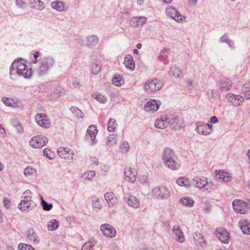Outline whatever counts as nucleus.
I'll return each mask as SVG.
<instances>
[{"label":"nucleus","instance_id":"61","mask_svg":"<svg viewBox=\"0 0 250 250\" xmlns=\"http://www.w3.org/2000/svg\"><path fill=\"white\" fill-rule=\"evenodd\" d=\"M82 250H91L90 243L87 242L83 245Z\"/></svg>","mask_w":250,"mask_h":250},{"label":"nucleus","instance_id":"49","mask_svg":"<svg viewBox=\"0 0 250 250\" xmlns=\"http://www.w3.org/2000/svg\"><path fill=\"white\" fill-rule=\"evenodd\" d=\"M93 97L101 104H104L107 102L106 97L101 94H95Z\"/></svg>","mask_w":250,"mask_h":250},{"label":"nucleus","instance_id":"15","mask_svg":"<svg viewBox=\"0 0 250 250\" xmlns=\"http://www.w3.org/2000/svg\"><path fill=\"white\" fill-rule=\"evenodd\" d=\"M216 236L222 242L224 243H229L230 236L229 234L224 228H218L216 230Z\"/></svg>","mask_w":250,"mask_h":250},{"label":"nucleus","instance_id":"58","mask_svg":"<svg viewBox=\"0 0 250 250\" xmlns=\"http://www.w3.org/2000/svg\"><path fill=\"white\" fill-rule=\"evenodd\" d=\"M121 148L122 149V151L123 152H126L129 148V144L126 142H123L121 146Z\"/></svg>","mask_w":250,"mask_h":250},{"label":"nucleus","instance_id":"59","mask_svg":"<svg viewBox=\"0 0 250 250\" xmlns=\"http://www.w3.org/2000/svg\"><path fill=\"white\" fill-rule=\"evenodd\" d=\"M90 160L91 165H98L99 164L98 159L96 157H91Z\"/></svg>","mask_w":250,"mask_h":250},{"label":"nucleus","instance_id":"62","mask_svg":"<svg viewBox=\"0 0 250 250\" xmlns=\"http://www.w3.org/2000/svg\"><path fill=\"white\" fill-rule=\"evenodd\" d=\"M100 168L104 172H107L109 170V166L104 164L100 165Z\"/></svg>","mask_w":250,"mask_h":250},{"label":"nucleus","instance_id":"12","mask_svg":"<svg viewBox=\"0 0 250 250\" xmlns=\"http://www.w3.org/2000/svg\"><path fill=\"white\" fill-rule=\"evenodd\" d=\"M100 230L103 235L107 238H112L115 237L116 235L115 229L108 224H102L100 227Z\"/></svg>","mask_w":250,"mask_h":250},{"label":"nucleus","instance_id":"7","mask_svg":"<svg viewBox=\"0 0 250 250\" xmlns=\"http://www.w3.org/2000/svg\"><path fill=\"white\" fill-rule=\"evenodd\" d=\"M195 131L200 135L207 136L213 131L212 125L209 123L205 124L203 122L199 121L196 123Z\"/></svg>","mask_w":250,"mask_h":250},{"label":"nucleus","instance_id":"30","mask_svg":"<svg viewBox=\"0 0 250 250\" xmlns=\"http://www.w3.org/2000/svg\"><path fill=\"white\" fill-rule=\"evenodd\" d=\"M102 64L100 61H95L92 62L90 66V70L93 75H97L101 71Z\"/></svg>","mask_w":250,"mask_h":250},{"label":"nucleus","instance_id":"19","mask_svg":"<svg viewBox=\"0 0 250 250\" xmlns=\"http://www.w3.org/2000/svg\"><path fill=\"white\" fill-rule=\"evenodd\" d=\"M104 197L109 207L114 206L118 202V198L112 192H106L105 193Z\"/></svg>","mask_w":250,"mask_h":250},{"label":"nucleus","instance_id":"5","mask_svg":"<svg viewBox=\"0 0 250 250\" xmlns=\"http://www.w3.org/2000/svg\"><path fill=\"white\" fill-rule=\"evenodd\" d=\"M98 132L97 126L95 125L89 126L84 137L85 141L89 145L94 146L98 143V140L96 139Z\"/></svg>","mask_w":250,"mask_h":250},{"label":"nucleus","instance_id":"28","mask_svg":"<svg viewBox=\"0 0 250 250\" xmlns=\"http://www.w3.org/2000/svg\"><path fill=\"white\" fill-rule=\"evenodd\" d=\"M62 92L63 89L61 86L58 85L55 86V87L52 90L49 99L51 101L56 100L59 97Z\"/></svg>","mask_w":250,"mask_h":250},{"label":"nucleus","instance_id":"23","mask_svg":"<svg viewBox=\"0 0 250 250\" xmlns=\"http://www.w3.org/2000/svg\"><path fill=\"white\" fill-rule=\"evenodd\" d=\"M125 179L130 183H133L136 179V172L132 171L130 167L126 168L125 170Z\"/></svg>","mask_w":250,"mask_h":250},{"label":"nucleus","instance_id":"3","mask_svg":"<svg viewBox=\"0 0 250 250\" xmlns=\"http://www.w3.org/2000/svg\"><path fill=\"white\" fill-rule=\"evenodd\" d=\"M55 63L56 61L52 57L44 56L39 58V61L36 64L37 66L33 67V69L38 76H42L48 73Z\"/></svg>","mask_w":250,"mask_h":250},{"label":"nucleus","instance_id":"35","mask_svg":"<svg viewBox=\"0 0 250 250\" xmlns=\"http://www.w3.org/2000/svg\"><path fill=\"white\" fill-rule=\"evenodd\" d=\"M166 117H161L160 119H157L155 123V126L160 129H165L167 127V122H166Z\"/></svg>","mask_w":250,"mask_h":250},{"label":"nucleus","instance_id":"39","mask_svg":"<svg viewBox=\"0 0 250 250\" xmlns=\"http://www.w3.org/2000/svg\"><path fill=\"white\" fill-rule=\"evenodd\" d=\"M219 42L227 43L232 50H234L235 48L233 42L229 39L226 34H225L220 38Z\"/></svg>","mask_w":250,"mask_h":250},{"label":"nucleus","instance_id":"63","mask_svg":"<svg viewBox=\"0 0 250 250\" xmlns=\"http://www.w3.org/2000/svg\"><path fill=\"white\" fill-rule=\"evenodd\" d=\"M3 204L4 205V207L8 208H9L10 207V201L6 198H4L3 199Z\"/></svg>","mask_w":250,"mask_h":250},{"label":"nucleus","instance_id":"57","mask_svg":"<svg viewBox=\"0 0 250 250\" xmlns=\"http://www.w3.org/2000/svg\"><path fill=\"white\" fill-rule=\"evenodd\" d=\"M211 206L209 202H206L203 208L204 211L206 213H209L211 211Z\"/></svg>","mask_w":250,"mask_h":250},{"label":"nucleus","instance_id":"11","mask_svg":"<svg viewBox=\"0 0 250 250\" xmlns=\"http://www.w3.org/2000/svg\"><path fill=\"white\" fill-rule=\"evenodd\" d=\"M36 207V204L32 200H21L18 205V208L22 211L28 212Z\"/></svg>","mask_w":250,"mask_h":250},{"label":"nucleus","instance_id":"47","mask_svg":"<svg viewBox=\"0 0 250 250\" xmlns=\"http://www.w3.org/2000/svg\"><path fill=\"white\" fill-rule=\"evenodd\" d=\"M92 206L93 208L100 209L102 206L100 201L97 197H93L92 198Z\"/></svg>","mask_w":250,"mask_h":250},{"label":"nucleus","instance_id":"22","mask_svg":"<svg viewBox=\"0 0 250 250\" xmlns=\"http://www.w3.org/2000/svg\"><path fill=\"white\" fill-rule=\"evenodd\" d=\"M146 21L147 19L145 17H133L130 21V25L134 27L143 26L146 23Z\"/></svg>","mask_w":250,"mask_h":250},{"label":"nucleus","instance_id":"24","mask_svg":"<svg viewBox=\"0 0 250 250\" xmlns=\"http://www.w3.org/2000/svg\"><path fill=\"white\" fill-rule=\"evenodd\" d=\"M215 177L220 181H223L225 183L228 182L231 180L229 174L222 170H219L218 172L216 174Z\"/></svg>","mask_w":250,"mask_h":250},{"label":"nucleus","instance_id":"37","mask_svg":"<svg viewBox=\"0 0 250 250\" xmlns=\"http://www.w3.org/2000/svg\"><path fill=\"white\" fill-rule=\"evenodd\" d=\"M193 239L195 244L197 245L202 246V245L205 243V239L203 236L198 232H195L193 234Z\"/></svg>","mask_w":250,"mask_h":250},{"label":"nucleus","instance_id":"46","mask_svg":"<svg viewBox=\"0 0 250 250\" xmlns=\"http://www.w3.org/2000/svg\"><path fill=\"white\" fill-rule=\"evenodd\" d=\"M115 120L113 118H110L107 124V130L109 132H113L116 128Z\"/></svg>","mask_w":250,"mask_h":250},{"label":"nucleus","instance_id":"26","mask_svg":"<svg viewBox=\"0 0 250 250\" xmlns=\"http://www.w3.org/2000/svg\"><path fill=\"white\" fill-rule=\"evenodd\" d=\"M193 184L198 188H205L208 184L207 179L205 177H195L193 179Z\"/></svg>","mask_w":250,"mask_h":250},{"label":"nucleus","instance_id":"2","mask_svg":"<svg viewBox=\"0 0 250 250\" xmlns=\"http://www.w3.org/2000/svg\"><path fill=\"white\" fill-rule=\"evenodd\" d=\"M162 160L165 166L171 170H176L181 166L180 161L177 154L169 147H167L164 150Z\"/></svg>","mask_w":250,"mask_h":250},{"label":"nucleus","instance_id":"36","mask_svg":"<svg viewBox=\"0 0 250 250\" xmlns=\"http://www.w3.org/2000/svg\"><path fill=\"white\" fill-rule=\"evenodd\" d=\"M51 7L58 11L62 12L64 10L65 4L62 1L56 0L51 3Z\"/></svg>","mask_w":250,"mask_h":250},{"label":"nucleus","instance_id":"55","mask_svg":"<svg viewBox=\"0 0 250 250\" xmlns=\"http://www.w3.org/2000/svg\"><path fill=\"white\" fill-rule=\"evenodd\" d=\"M33 54L34 58V61H32V64L33 65L37 64L39 62V59L38 58L41 56L42 53L39 51H36Z\"/></svg>","mask_w":250,"mask_h":250},{"label":"nucleus","instance_id":"25","mask_svg":"<svg viewBox=\"0 0 250 250\" xmlns=\"http://www.w3.org/2000/svg\"><path fill=\"white\" fill-rule=\"evenodd\" d=\"M242 232L246 235L250 234V223L246 220H241L238 223Z\"/></svg>","mask_w":250,"mask_h":250},{"label":"nucleus","instance_id":"64","mask_svg":"<svg viewBox=\"0 0 250 250\" xmlns=\"http://www.w3.org/2000/svg\"><path fill=\"white\" fill-rule=\"evenodd\" d=\"M218 122V118L216 116H212L210 118L209 124H216Z\"/></svg>","mask_w":250,"mask_h":250},{"label":"nucleus","instance_id":"48","mask_svg":"<svg viewBox=\"0 0 250 250\" xmlns=\"http://www.w3.org/2000/svg\"><path fill=\"white\" fill-rule=\"evenodd\" d=\"M41 204L42 207L43 209L45 211H49L53 208L52 204L47 203L45 201L43 200L42 196L41 197Z\"/></svg>","mask_w":250,"mask_h":250},{"label":"nucleus","instance_id":"1","mask_svg":"<svg viewBox=\"0 0 250 250\" xmlns=\"http://www.w3.org/2000/svg\"><path fill=\"white\" fill-rule=\"evenodd\" d=\"M10 77L12 80H17L19 76L25 78H29L32 75V70L30 68L27 69L24 60L20 59L15 60L12 63L10 69Z\"/></svg>","mask_w":250,"mask_h":250},{"label":"nucleus","instance_id":"50","mask_svg":"<svg viewBox=\"0 0 250 250\" xmlns=\"http://www.w3.org/2000/svg\"><path fill=\"white\" fill-rule=\"evenodd\" d=\"M43 155L50 160H52L54 158V153L48 148H45L43 150Z\"/></svg>","mask_w":250,"mask_h":250},{"label":"nucleus","instance_id":"27","mask_svg":"<svg viewBox=\"0 0 250 250\" xmlns=\"http://www.w3.org/2000/svg\"><path fill=\"white\" fill-rule=\"evenodd\" d=\"M172 230L173 233L177 237V240L180 243L184 242L185 241V237L180 226L178 225H174L173 227Z\"/></svg>","mask_w":250,"mask_h":250},{"label":"nucleus","instance_id":"44","mask_svg":"<svg viewBox=\"0 0 250 250\" xmlns=\"http://www.w3.org/2000/svg\"><path fill=\"white\" fill-rule=\"evenodd\" d=\"M113 83L117 86H121L124 83V81L121 75H117L114 77L112 79Z\"/></svg>","mask_w":250,"mask_h":250},{"label":"nucleus","instance_id":"13","mask_svg":"<svg viewBox=\"0 0 250 250\" xmlns=\"http://www.w3.org/2000/svg\"><path fill=\"white\" fill-rule=\"evenodd\" d=\"M166 122H167V126L172 129H177L182 127V123L181 122L176 115H172L168 117H166Z\"/></svg>","mask_w":250,"mask_h":250},{"label":"nucleus","instance_id":"9","mask_svg":"<svg viewBox=\"0 0 250 250\" xmlns=\"http://www.w3.org/2000/svg\"><path fill=\"white\" fill-rule=\"evenodd\" d=\"M166 13L167 16L171 17L176 22H182L186 21V17L180 14L176 9L173 6H168L167 7Z\"/></svg>","mask_w":250,"mask_h":250},{"label":"nucleus","instance_id":"34","mask_svg":"<svg viewBox=\"0 0 250 250\" xmlns=\"http://www.w3.org/2000/svg\"><path fill=\"white\" fill-rule=\"evenodd\" d=\"M29 3L31 5V7L38 10H42L44 8V4L40 0H29Z\"/></svg>","mask_w":250,"mask_h":250},{"label":"nucleus","instance_id":"60","mask_svg":"<svg viewBox=\"0 0 250 250\" xmlns=\"http://www.w3.org/2000/svg\"><path fill=\"white\" fill-rule=\"evenodd\" d=\"M140 182L142 185H145L147 182V178L146 175H143L140 177Z\"/></svg>","mask_w":250,"mask_h":250},{"label":"nucleus","instance_id":"45","mask_svg":"<svg viewBox=\"0 0 250 250\" xmlns=\"http://www.w3.org/2000/svg\"><path fill=\"white\" fill-rule=\"evenodd\" d=\"M117 141V136L115 134L110 135L107 138V145L108 146L111 147L116 144Z\"/></svg>","mask_w":250,"mask_h":250},{"label":"nucleus","instance_id":"8","mask_svg":"<svg viewBox=\"0 0 250 250\" xmlns=\"http://www.w3.org/2000/svg\"><path fill=\"white\" fill-rule=\"evenodd\" d=\"M48 142V138L42 135L33 137L29 141L30 145L33 148H40L44 146Z\"/></svg>","mask_w":250,"mask_h":250},{"label":"nucleus","instance_id":"18","mask_svg":"<svg viewBox=\"0 0 250 250\" xmlns=\"http://www.w3.org/2000/svg\"><path fill=\"white\" fill-rule=\"evenodd\" d=\"M26 238L31 243L37 244L40 243V239L34 229L30 228L26 232Z\"/></svg>","mask_w":250,"mask_h":250},{"label":"nucleus","instance_id":"20","mask_svg":"<svg viewBox=\"0 0 250 250\" xmlns=\"http://www.w3.org/2000/svg\"><path fill=\"white\" fill-rule=\"evenodd\" d=\"M231 81L227 78H222L219 82V87L222 91H226L231 89L232 86Z\"/></svg>","mask_w":250,"mask_h":250},{"label":"nucleus","instance_id":"29","mask_svg":"<svg viewBox=\"0 0 250 250\" xmlns=\"http://www.w3.org/2000/svg\"><path fill=\"white\" fill-rule=\"evenodd\" d=\"M127 204L135 208L140 207V201L138 198L133 195H129L126 201Z\"/></svg>","mask_w":250,"mask_h":250},{"label":"nucleus","instance_id":"51","mask_svg":"<svg viewBox=\"0 0 250 250\" xmlns=\"http://www.w3.org/2000/svg\"><path fill=\"white\" fill-rule=\"evenodd\" d=\"M216 188L215 185L213 184L212 182H208V184L206 185L204 190L210 193L211 191L214 190Z\"/></svg>","mask_w":250,"mask_h":250},{"label":"nucleus","instance_id":"21","mask_svg":"<svg viewBox=\"0 0 250 250\" xmlns=\"http://www.w3.org/2000/svg\"><path fill=\"white\" fill-rule=\"evenodd\" d=\"M159 107V101L155 100H151L144 106L145 110L147 112H154L157 111Z\"/></svg>","mask_w":250,"mask_h":250},{"label":"nucleus","instance_id":"40","mask_svg":"<svg viewBox=\"0 0 250 250\" xmlns=\"http://www.w3.org/2000/svg\"><path fill=\"white\" fill-rule=\"evenodd\" d=\"M59 222L56 219H52L47 224L48 230L53 231L57 229L59 226Z\"/></svg>","mask_w":250,"mask_h":250},{"label":"nucleus","instance_id":"52","mask_svg":"<svg viewBox=\"0 0 250 250\" xmlns=\"http://www.w3.org/2000/svg\"><path fill=\"white\" fill-rule=\"evenodd\" d=\"M32 195V193L31 192V191L30 190L27 189L23 192L21 196V200H31Z\"/></svg>","mask_w":250,"mask_h":250},{"label":"nucleus","instance_id":"31","mask_svg":"<svg viewBox=\"0 0 250 250\" xmlns=\"http://www.w3.org/2000/svg\"><path fill=\"white\" fill-rule=\"evenodd\" d=\"M99 42V38L96 35H92L86 38V41L84 44L88 47H93L95 46Z\"/></svg>","mask_w":250,"mask_h":250},{"label":"nucleus","instance_id":"38","mask_svg":"<svg viewBox=\"0 0 250 250\" xmlns=\"http://www.w3.org/2000/svg\"><path fill=\"white\" fill-rule=\"evenodd\" d=\"M180 203L186 207H192L194 202L192 198L189 197H184L180 199Z\"/></svg>","mask_w":250,"mask_h":250},{"label":"nucleus","instance_id":"10","mask_svg":"<svg viewBox=\"0 0 250 250\" xmlns=\"http://www.w3.org/2000/svg\"><path fill=\"white\" fill-rule=\"evenodd\" d=\"M36 123L41 127L48 128L50 126V121L46 115L37 113L35 118Z\"/></svg>","mask_w":250,"mask_h":250},{"label":"nucleus","instance_id":"41","mask_svg":"<svg viewBox=\"0 0 250 250\" xmlns=\"http://www.w3.org/2000/svg\"><path fill=\"white\" fill-rule=\"evenodd\" d=\"M2 102L5 105L9 107L15 108L17 106V104L12 99L10 98L3 97L2 98Z\"/></svg>","mask_w":250,"mask_h":250},{"label":"nucleus","instance_id":"6","mask_svg":"<svg viewBox=\"0 0 250 250\" xmlns=\"http://www.w3.org/2000/svg\"><path fill=\"white\" fill-rule=\"evenodd\" d=\"M163 86V83L159 79H154L147 80L144 85V89L147 93L158 91Z\"/></svg>","mask_w":250,"mask_h":250},{"label":"nucleus","instance_id":"4","mask_svg":"<svg viewBox=\"0 0 250 250\" xmlns=\"http://www.w3.org/2000/svg\"><path fill=\"white\" fill-rule=\"evenodd\" d=\"M151 193L153 198L157 200H167L170 196L169 190L164 186L154 188Z\"/></svg>","mask_w":250,"mask_h":250},{"label":"nucleus","instance_id":"14","mask_svg":"<svg viewBox=\"0 0 250 250\" xmlns=\"http://www.w3.org/2000/svg\"><path fill=\"white\" fill-rule=\"evenodd\" d=\"M226 98L229 103L235 106H239L244 102V98L242 96L232 93H228Z\"/></svg>","mask_w":250,"mask_h":250},{"label":"nucleus","instance_id":"32","mask_svg":"<svg viewBox=\"0 0 250 250\" xmlns=\"http://www.w3.org/2000/svg\"><path fill=\"white\" fill-rule=\"evenodd\" d=\"M124 64L127 68L131 70L135 69V63L133 57L131 55L127 54L125 57Z\"/></svg>","mask_w":250,"mask_h":250},{"label":"nucleus","instance_id":"53","mask_svg":"<svg viewBox=\"0 0 250 250\" xmlns=\"http://www.w3.org/2000/svg\"><path fill=\"white\" fill-rule=\"evenodd\" d=\"M18 249L19 250H35L31 245L23 243L20 244Z\"/></svg>","mask_w":250,"mask_h":250},{"label":"nucleus","instance_id":"42","mask_svg":"<svg viewBox=\"0 0 250 250\" xmlns=\"http://www.w3.org/2000/svg\"><path fill=\"white\" fill-rule=\"evenodd\" d=\"M95 176V172L93 170H88L85 172L82 176L83 180L91 181Z\"/></svg>","mask_w":250,"mask_h":250},{"label":"nucleus","instance_id":"33","mask_svg":"<svg viewBox=\"0 0 250 250\" xmlns=\"http://www.w3.org/2000/svg\"><path fill=\"white\" fill-rule=\"evenodd\" d=\"M168 75L169 76L172 75L176 78H181L182 77L183 72L180 68L177 67L176 65H173L170 68Z\"/></svg>","mask_w":250,"mask_h":250},{"label":"nucleus","instance_id":"43","mask_svg":"<svg viewBox=\"0 0 250 250\" xmlns=\"http://www.w3.org/2000/svg\"><path fill=\"white\" fill-rule=\"evenodd\" d=\"M176 182L180 186L185 187L186 188H188L190 186L188 180L187 178L184 177H180L177 179Z\"/></svg>","mask_w":250,"mask_h":250},{"label":"nucleus","instance_id":"16","mask_svg":"<svg viewBox=\"0 0 250 250\" xmlns=\"http://www.w3.org/2000/svg\"><path fill=\"white\" fill-rule=\"evenodd\" d=\"M57 152L61 158L64 159L72 160L75 155L73 151L68 147H60L58 149Z\"/></svg>","mask_w":250,"mask_h":250},{"label":"nucleus","instance_id":"17","mask_svg":"<svg viewBox=\"0 0 250 250\" xmlns=\"http://www.w3.org/2000/svg\"><path fill=\"white\" fill-rule=\"evenodd\" d=\"M245 202L240 200H234L232 202V206L234 210L240 214H244L247 211L246 204Z\"/></svg>","mask_w":250,"mask_h":250},{"label":"nucleus","instance_id":"56","mask_svg":"<svg viewBox=\"0 0 250 250\" xmlns=\"http://www.w3.org/2000/svg\"><path fill=\"white\" fill-rule=\"evenodd\" d=\"M16 5L22 9H24L26 7V3L23 0H16Z\"/></svg>","mask_w":250,"mask_h":250},{"label":"nucleus","instance_id":"54","mask_svg":"<svg viewBox=\"0 0 250 250\" xmlns=\"http://www.w3.org/2000/svg\"><path fill=\"white\" fill-rule=\"evenodd\" d=\"M36 170L34 168H32L31 167H27L24 170V174L27 176L29 175H31L35 172Z\"/></svg>","mask_w":250,"mask_h":250}]
</instances>
